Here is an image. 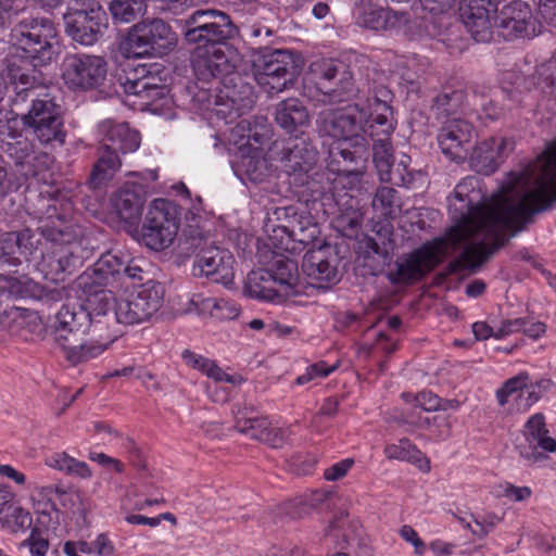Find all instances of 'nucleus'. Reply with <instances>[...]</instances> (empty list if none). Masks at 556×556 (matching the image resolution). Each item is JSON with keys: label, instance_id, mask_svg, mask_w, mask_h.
<instances>
[{"label": "nucleus", "instance_id": "nucleus-1", "mask_svg": "<svg viewBox=\"0 0 556 556\" xmlns=\"http://www.w3.org/2000/svg\"><path fill=\"white\" fill-rule=\"evenodd\" d=\"M528 181L523 167L510 172L489 205L475 203L465 182L456 186L448 205L455 225L447 230L446 239L453 247L467 244L447 264L450 275L478 271L507 243L506 231L514 236L533 224L536 214L553 208L556 193L542 200L546 187L541 184L536 190H529Z\"/></svg>", "mask_w": 556, "mask_h": 556}, {"label": "nucleus", "instance_id": "nucleus-2", "mask_svg": "<svg viewBox=\"0 0 556 556\" xmlns=\"http://www.w3.org/2000/svg\"><path fill=\"white\" fill-rule=\"evenodd\" d=\"M8 76L11 84L9 112L41 144L63 146L66 131L62 109L54 97L39 92L42 85L39 71L30 64L21 67L13 62Z\"/></svg>", "mask_w": 556, "mask_h": 556}, {"label": "nucleus", "instance_id": "nucleus-3", "mask_svg": "<svg viewBox=\"0 0 556 556\" xmlns=\"http://www.w3.org/2000/svg\"><path fill=\"white\" fill-rule=\"evenodd\" d=\"M180 27L184 42L195 47L191 63L201 79L235 70L225 48L240 37V28L229 13L215 8L195 9L180 20Z\"/></svg>", "mask_w": 556, "mask_h": 556}, {"label": "nucleus", "instance_id": "nucleus-4", "mask_svg": "<svg viewBox=\"0 0 556 556\" xmlns=\"http://www.w3.org/2000/svg\"><path fill=\"white\" fill-rule=\"evenodd\" d=\"M90 318L84 305H63L55 316L54 340L72 365L89 362L108 349V343L93 337Z\"/></svg>", "mask_w": 556, "mask_h": 556}, {"label": "nucleus", "instance_id": "nucleus-5", "mask_svg": "<svg viewBox=\"0 0 556 556\" xmlns=\"http://www.w3.org/2000/svg\"><path fill=\"white\" fill-rule=\"evenodd\" d=\"M10 40L16 55L37 66L51 63L59 54L58 30L46 17H28L20 21L11 30Z\"/></svg>", "mask_w": 556, "mask_h": 556}, {"label": "nucleus", "instance_id": "nucleus-6", "mask_svg": "<svg viewBox=\"0 0 556 556\" xmlns=\"http://www.w3.org/2000/svg\"><path fill=\"white\" fill-rule=\"evenodd\" d=\"M252 63L256 83L268 93L292 87L303 67V60L290 50L267 47L253 53Z\"/></svg>", "mask_w": 556, "mask_h": 556}, {"label": "nucleus", "instance_id": "nucleus-7", "mask_svg": "<svg viewBox=\"0 0 556 556\" xmlns=\"http://www.w3.org/2000/svg\"><path fill=\"white\" fill-rule=\"evenodd\" d=\"M319 91L330 103H342L359 99V93L368 92L363 84V66L357 73L341 60L328 59L312 65Z\"/></svg>", "mask_w": 556, "mask_h": 556}, {"label": "nucleus", "instance_id": "nucleus-8", "mask_svg": "<svg viewBox=\"0 0 556 556\" xmlns=\"http://www.w3.org/2000/svg\"><path fill=\"white\" fill-rule=\"evenodd\" d=\"M176 43L175 34L162 18H148L132 25L121 42L126 58L161 56Z\"/></svg>", "mask_w": 556, "mask_h": 556}, {"label": "nucleus", "instance_id": "nucleus-9", "mask_svg": "<svg viewBox=\"0 0 556 556\" xmlns=\"http://www.w3.org/2000/svg\"><path fill=\"white\" fill-rule=\"evenodd\" d=\"M66 34L76 42L92 46L108 29V16L96 0H72L63 15Z\"/></svg>", "mask_w": 556, "mask_h": 556}, {"label": "nucleus", "instance_id": "nucleus-10", "mask_svg": "<svg viewBox=\"0 0 556 556\" xmlns=\"http://www.w3.org/2000/svg\"><path fill=\"white\" fill-rule=\"evenodd\" d=\"M180 215V206L173 201L154 200L141 229L143 244L154 251H163L170 247L178 235Z\"/></svg>", "mask_w": 556, "mask_h": 556}, {"label": "nucleus", "instance_id": "nucleus-11", "mask_svg": "<svg viewBox=\"0 0 556 556\" xmlns=\"http://www.w3.org/2000/svg\"><path fill=\"white\" fill-rule=\"evenodd\" d=\"M164 287L155 280L141 283L128 298L117 301V321L135 325L149 320L163 305Z\"/></svg>", "mask_w": 556, "mask_h": 556}, {"label": "nucleus", "instance_id": "nucleus-12", "mask_svg": "<svg viewBox=\"0 0 556 556\" xmlns=\"http://www.w3.org/2000/svg\"><path fill=\"white\" fill-rule=\"evenodd\" d=\"M106 75L108 62L99 55L71 54L63 61L62 77L73 90H100Z\"/></svg>", "mask_w": 556, "mask_h": 556}, {"label": "nucleus", "instance_id": "nucleus-13", "mask_svg": "<svg viewBox=\"0 0 556 556\" xmlns=\"http://www.w3.org/2000/svg\"><path fill=\"white\" fill-rule=\"evenodd\" d=\"M0 152L13 162L16 172L26 179L38 175L35 162L40 156L48 157L47 153L37 152L35 143L22 131L12 128L8 121L2 119H0Z\"/></svg>", "mask_w": 556, "mask_h": 556}, {"label": "nucleus", "instance_id": "nucleus-14", "mask_svg": "<svg viewBox=\"0 0 556 556\" xmlns=\"http://www.w3.org/2000/svg\"><path fill=\"white\" fill-rule=\"evenodd\" d=\"M91 298L87 300L84 307L91 317L93 326V337H98L102 343H108V348L118 338L119 333L115 326L117 321V301L113 293L105 289L93 288L88 292Z\"/></svg>", "mask_w": 556, "mask_h": 556}, {"label": "nucleus", "instance_id": "nucleus-15", "mask_svg": "<svg viewBox=\"0 0 556 556\" xmlns=\"http://www.w3.org/2000/svg\"><path fill=\"white\" fill-rule=\"evenodd\" d=\"M496 36L506 41L532 38L536 35V20L531 7L521 0H514L496 12Z\"/></svg>", "mask_w": 556, "mask_h": 556}, {"label": "nucleus", "instance_id": "nucleus-16", "mask_svg": "<svg viewBox=\"0 0 556 556\" xmlns=\"http://www.w3.org/2000/svg\"><path fill=\"white\" fill-rule=\"evenodd\" d=\"M220 81L218 116L232 121L252 109L254 104L252 87L243 83L233 70L226 76H222Z\"/></svg>", "mask_w": 556, "mask_h": 556}, {"label": "nucleus", "instance_id": "nucleus-17", "mask_svg": "<svg viewBox=\"0 0 556 556\" xmlns=\"http://www.w3.org/2000/svg\"><path fill=\"white\" fill-rule=\"evenodd\" d=\"M437 252L429 245H422L395 263V268L387 273L392 285H409L421 280L439 265Z\"/></svg>", "mask_w": 556, "mask_h": 556}, {"label": "nucleus", "instance_id": "nucleus-18", "mask_svg": "<svg viewBox=\"0 0 556 556\" xmlns=\"http://www.w3.org/2000/svg\"><path fill=\"white\" fill-rule=\"evenodd\" d=\"M123 266L124 257L118 253H102L92 267L79 276V287L85 292H91L93 288H117L123 285Z\"/></svg>", "mask_w": 556, "mask_h": 556}, {"label": "nucleus", "instance_id": "nucleus-19", "mask_svg": "<svg viewBox=\"0 0 556 556\" xmlns=\"http://www.w3.org/2000/svg\"><path fill=\"white\" fill-rule=\"evenodd\" d=\"M235 258L229 250L215 245L213 242L202 250L199 258L193 262V275L204 276L216 283L228 286L233 282Z\"/></svg>", "mask_w": 556, "mask_h": 556}, {"label": "nucleus", "instance_id": "nucleus-20", "mask_svg": "<svg viewBox=\"0 0 556 556\" xmlns=\"http://www.w3.org/2000/svg\"><path fill=\"white\" fill-rule=\"evenodd\" d=\"M473 136L471 123L464 118H447L440 129L438 142L446 156L459 163L467 160Z\"/></svg>", "mask_w": 556, "mask_h": 556}, {"label": "nucleus", "instance_id": "nucleus-21", "mask_svg": "<svg viewBox=\"0 0 556 556\" xmlns=\"http://www.w3.org/2000/svg\"><path fill=\"white\" fill-rule=\"evenodd\" d=\"M283 172L293 180L314 170L318 162V151L307 136L290 139L279 157Z\"/></svg>", "mask_w": 556, "mask_h": 556}, {"label": "nucleus", "instance_id": "nucleus-22", "mask_svg": "<svg viewBox=\"0 0 556 556\" xmlns=\"http://www.w3.org/2000/svg\"><path fill=\"white\" fill-rule=\"evenodd\" d=\"M338 255L329 243H323L317 249H309L302 261V270L312 281L323 288L339 281Z\"/></svg>", "mask_w": 556, "mask_h": 556}, {"label": "nucleus", "instance_id": "nucleus-23", "mask_svg": "<svg viewBox=\"0 0 556 556\" xmlns=\"http://www.w3.org/2000/svg\"><path fill=\"white\" fill-rule=\"evenodd\" d=\"M523 435L526 444L517 446L523 459L530 463L546 459L547 456L540 452L539 448L548 453L556 452V440L548 435L543 414H534L528 419L525 425Z\"/></svg>", "mask_w": 556, "mask_h": 556}, {"label": "nucleus", "instance_id": "nucleus-24", "mask_svg": "<svg viewBox=\"0 0 556 556\" xmlns=\"http://www.w3.org/2000/svg\"><path fill=\"white\" fill-rule=\"evenodd\" d=\"M523 168L529 178V190H536L542 184L546 187L542 200L556 194V139L549 142L546 149ZM555 204L556 201L553 203V207Z\"/></svg>", "mask_w": 556, "mask_h": 556}, {"label": "nucleus", "instance_id": "nucleus-25", "mask_svg": "<svg viewBox=\"0 0 556 556\" xmlns=\"http://www.w3.org/2000/svg\"><path fill=\"white\" fill-rule=\"evenodd\" d=\"M514 149V142L507 138L491 137L477 144L469 155V166L478 174L491 175Z\"/></svg>", "mask_w": 556, "mask_h": 556}, {"label": "nucleus", "instance_id": "nucleus-26", "mask_svg": "<svg viewBox=\"0 0 556 556\" xmlns=\"http://www.w3.org/2000/svg\"><path fill=\"white\" fill-rule=\"evenodd\" d=\"M369 155V142L366 137L337 142L329 151L327 170L339 173L348 172L351 168H361Z\"/></svg>", "mask_w": 556, "mask_h": 556}, {"label": "nucleus", "instance_id": "nucleus-27", "mask_svg": "<svg viewBox=\"0 0 556 556\" xmlns=\"http://www.w3.org/2000/svg\"><path fill=\"white\" fill-rule=\"evenodd\" d=\"M319 131L340 141L364 137L361 134L362 118L346 110H326L319 115Z\"/></svg>", "mask_w": 556, "mask_h": 556}, {"label": "nucleus", "instance_id": "nucleus-28", "mask_svg": "<svg viewBox=\"0 0 556 556\" xmlns=\"http://www.w3.org/2000/svg\"><path fill=\"white\" fill-rule=\"evenodd\" d=\"M279 251L280 250L273 251L270 258L264 262L263 266L271 274L278 285L280 294H282L285 300H288L300 293L299 266L295 260L290 258Z\"/></svg>", "mask_w": 556, "mask_h": 556}, {"label": "nucleus", "instance_id": "nucleus-29", "mask_svg": "<svg viewBox=\"0 0 556 556\" xmlns=\"http://www.w3.org/2000/svg\"><path fill=\"white\" fill-rule=\"evenodd\" d=\"M353 108L361 115L363 136H368L371 141L391 139L396 127L393 109L365 108L359 103H355Z\"/></svg>", "mask_w": 556, "mask_h": 556}, {"label": "nucleus", "instance_id": "nucleus-30", "mask_svg": "<svg viewBox=\"0 0 556 556\" xmlns=\"http://www.w3.org/2000/svg\"><path fill=\"white\" fill-rule=\"evenodd\" d=\"M275 121L286 132L300 131L305 136L303 128L311 122V115L305 103L298 98H288L277 103L275 109Z\"/></svg>", "mask_w": 556, "mask_h": 556}, {"label": "nucleus", "instance_id": "nucleus-31", "mask_svg": "<svg viewBox=\"0 0 556 556\" xmlns=\"http://www.w3.org/2000/svg\"><path fill=\"white\" fill-rule=\"evenodd\" d=\"M0 279L5 281L9 293L15 299L35 301H58L61 299L62 291L56 289L48 290L45 286L25 275L15 277L0 274Z\"/></svg>", "mask_w": 556, "mask_h": 556}, {"label": "nucleus", "instance_id": "nucleus-32", "mask_svg": "<svg viewBox=\"0 0 556 556\" xmlns=\"http://www.w3.org/2000/svg\"><path fill=\"white\" fill-rule=\"evenodd\" d=\"M243 291L249 298L260 301L276 303L286 301L271 274L264 266L248 274Z\"/></svg>", "mask_w": 556, "mask_h": 556}, {"label": "nucleus", "instance_id": "nucleus-33", "mask_svg": "<svg viewBox=\"0 0 556 556\" xmlns=\"http://www.w3.org/2000/svg\"><path fill=\"white\" fill-rule=\"evenodd\" d=\"M141 136L138 130L129 127L127 123L112 124L101 141L106 149L121 154L132 153L138 150Z\"/></svg>", "mask_w": 556, "mask_h": 556}, {"label": "nucleus", "instance_id": "nucleus-34", "mask_svg": "<svg viewBox=\"0 0 556 556\" xmlns=\"http://www.w3.org/2000/svg\"><path fill=\"white\" fill-rule=\"evenodd\" d=\"M122 167V159L100 143L97 160L91 168L88 182L92 189H99L111 181Z\"/></svg>", "mask_w": 556, "mask_h": 556}, {"label": "nucleus", "instance_id": "nucleus-35", "mask_svg": "<svg viewBox=\"0 0 556 556\" xmlns=\"http://www.w3.org/2000/svg\"><path fill=\"white\" fill-rule=\"evenodd\" d=\"M363 84L368 87V92L359 93V99L366 101L365 108H383L393 109L391 103L393 101V92L384 85L379 83L381 74L371 64L363 66Z\"/></svg>", "mask_w": 556, "mask_h": 556}, {"label": "nucleus", "instance_id": "nucleus-36", "mask_svg": "<svg viewBox=\"0 0 556 556\" xmlns=\"http://www.w3.org/2000/svg\"><path fill=\"white\" fill-rule=\"evenodd\" d=\"M492 10H468L459 9V16L470 34L477 42H490L496 35L495 22L492 23L490 12Z\"/></svg>", "mask_w": 556, "mask_h": 556}, {"label": "nucleus", "instance_id": "nucleus-37", "mask_svg": "<svg viewBox=\"0 0 556 556\" xmlns=\"http://www.w3.org/2000/svg\"><path fill=\"white\" fill-rule=\"evenodd\" d=\"M194 75L198 81L193 86L188 87L191 102L199 110L214 111L217 114L219 106L218 91L222 86L220 77L223 75L207 77L206 79H201L195 73Z\"/></svg>", "mask_w": 556, "mask_h": 556}, {"label": "nucleus", "instance_id": "nucleus-38", "mask_svg": "<svg viewBox=\"0 0 556 556\" xmlns=\"http://www.w3.org/2000/svg\"><path fill=\"white\" fill-rule=\"evenodd\" d=\"M319 229L316 224H312L308 218H304L299 226H291V232L286 237H281L278 242H273L275 250L290 251L296 250L295 243L307 247L312 244V249H317L320 241L317 240Z\"/></svg>", "mask_w": 556, "mask_h": 556}, {"label": "nucleus", "instance_id": "nucleus-39", "mask_svg": "<svg viewBox=\"0 0 556 556\" xmlns=\"http://www.w3.org/2000/svg\"><path fill=\"white\" fill-rule=\"evenodd\" d=\"M86 258V251L79 244H73L51 258L50 270L55 275V280H63L65 275H72L83 267Z\"/></svg>", "mask_w": 556, "mask_h": 556}, {"label": "nucleus", "instance_id": "nucleus-40", "mask_svg": "<svg viewBox=\"0 0 556 556\" xmlns=\"http://www.w3.org/2000/svg\"><path fill=\"white\" fill-rule=\"evenodd\" d=\"M268 420L261 416L252 405L238 407L235 412V428L238 432L249 435L253 440H260L268 429Z\"/></svg>", "mask_w": 556, "mask_h": 556}, {"label": "nucleus", "instance_id": "nucleus-41", "mask_svg": "<svg viewBox=\"0 0 556 556\" xmlns=\"http://www.w3.org/2000/svg\"><path fill=\"white\" fill-rule=\"evenodd\" d=\"M408 22L406 12H397L389 8H375L363 14V25L374 30H393Z\"/></svg>", "mask_w": 556, "mask_h": 556}, {"label": "nucleus", "instance_id": "nucleus-42", "mask_svg": "<svg viewBox=\"0 0 556 556\" xmlns=\"http://www.w3.org/2000/svg\"><path fill=\"white\" fill-rule=\"evenodd\" d=\"M303 219L301 215L298 213V208L293 205L288 206H279L273 211L271 217L268 219V224L266 225L267 230L269 231V227L274 235H269V245L273 248V242H278L281 237L286 239V237L291 232V226H299V223Z\"/></svg>", "mask_w": 556, "mask_h": 556}, {"label": "nucleus", "instance_id": "nucleus-43", "mask_svg": "<svg viewBox=\"0 0 556 556\" xmlns=\"http://www.w3.org/2000/svg\"><path fill=\"white\" fill-rule=\"evenodd\" d=\"M291 184L301 188L299 191L302 197H306L305 201L316 202L330 190V178L323 170L306 173L303 176L291 180Z\"/></svg>", "mask_w": 556, "mask_h": 556}, {"label": "nucleus", "instance_id": "nucleus-44", "mask_svg": "<svg viewBox=\"0 0 556 556\" xmlns=\"http://www.w3.org/2000/svg\"><path fill=\"white\" fill-rule=\"evenodd\" d=\"M384 455L389 459L414 464L424 472L430 470V460L408 439H401L396 444L387 445Z\"/></svg>", "mask_w": 556, "mask_h": 556}, {"label": "nucleus", "instance_id": "nucleus-45", "mask_svg": "<svg viewBox=\"0 0 556 556\" xmlns=\"http://www.w3.org/2000/svg\"><path fill=\"white\" fill-rule=\"evenodd\" d=\"M144 200L134 190H121L114 199V207L119 218L130 225H136L142 214Z\"/></svg>", "mask_w": 556, "mask_h": 556}, {"label": "nucleus", "instance_id": "nucleus-46", "mask_svg": "<svg viewBox=\"0 0 556 556\" xmlns=\"http://www.w3.org/2000/svg\"><path fill=\"white\" fill-rule=\"evenodd\" d=\"M401 199L399 192L388 186H380L376 189L371 206L378 215L384 219H393L401 211Z\"/></svg>", "mask_w": 556, "mask_h": 556}, {"label": "nucleus", "instance_id": "nucleus-47", "mask_svg": "<svg viewBox=\"0 0 556 556\" xmlns=\"http://www.w3.org/2000/svg\"><path fill=\"white\" fill-rule=\"evenodd\" d=\"M238 174L245 176L254 184L263 182L270 175V167L262 152L242 155L237 168Z\"/></svg>", "mask_w": 556, "mask_h": 556}, {"label": "nucleus", "instance_id": "nucleus-48", "mask_svg": "<svg viewBox=\"0 0 556 556\" xmlns=\"http://www.w3.org/2000/svg\"><path fill=\"white\" fill-rule=\"evenodd\" d=\"M147 11L146 0H111L109 12L115 24L131 23Z\"/></svg>", "mask_w": 556, "mask_h": 556}, {"label": "nucleus", "instance_id": "nucleus-49", "mask_svg": "<svg viewBox=\"0 0 556 556\" xmlns=\"http://www.w3.org/2000/svg\"><path fill=\"white\" fill-rule=\"evenodd\" d=\"M331 495L329 491L315 490L309 494L296 497L283 506V510L291 518H302L312 509L317 508L324 504Z\"/></svg>", "mask_w": 556, "mask_h": 556}, {"label": "nucleus", "instance_id": "nucleus-50", "mask_svg": "<svg viewBox=\"0 0 556 556\" xmlns=\"http://www.w3.org/2000/svg\"><path fill=\"white\" fill-rule=\"evenodd\" d=\"M334 174L338 176L334 179L336 188L340 186L342 189H345V195H349L351 201L369 193L366 181L364 180L365 172L362 168H351L348 169V172Z\"/></svg>", "mask_w": 556, "mask_h": 556}, {"label": "nucleus", "instance_id": "nucleus-51", "mask_svg": "<svg viewBox=\"0 0 556 556\" xmlns=\"http://www.w3.org/2000/svg\"><path fill=\"white\" fill-rule=\"evenodd\" d=\"M239 130L242 131L241 137L247 138V144L252 149V152H262V146L269 139V129L267 121L264 117L251 123L247 119L238 124Z\"/></svg>", "mask_w": 556, "mask_h": 556}, {"label": "nucleus", "instance_id": "nucleus-52", "mask_svg": "<svg viewBox=\"0 0 556 556\" xmlns=\"http://www.w3.org/2000/svg\"><path fill=\"white\" fill-rule=\"evenodd\" d=\"M211 244L212 242L199 228L189 227L184 230L182 236L178 240L179 255L182 257L194 255V260H197L202 250L207 249Z\"/></svg>", "mask_w": 556, "mask_h": 556}, {"label": "nucleus", "instance_id": "nucleus-53", "mask_svg": "<svg viewBox=\"0 0 556 556\" xmlns=\"http://www.w3.org/2000/svg\"><path fill=\"white\" fill-rule=\"evenodd\" d=\"M366 247L381 260L380 267L372 269V274L377 275L392 261L393 239L391 230L384 228L383 233L380 231L377 233V238L367 237Z\"/></svg>", "mask_w": 556, "mask_h": 556}, {"label": "nucleus", "instance_id": "nucleus-54", "mask_svg": "<svg viewBox=\"0 0 556 556\" xmlns=\"http://www.w3.org/2000/svg\"><path fill=\"white\" fill-rule=\"evenodd\" d=\"M410 157L408 155H402V157L394 164L387 175L381 179L382 182H390L394 186L409 188L414 185L419 172L409 169Z\"/></svg>", "mask_w": 556, "mask_h": 556}, {"label": "nucleus", "instance_id": "nucleus-55", "mask_svg": "<svg viewBox=\"0 0 556 556\" xmlns=\"http://www.w3.org/2000/svg\"><path fill=\"white\" fill-rule=\"evenodd\" d=\"M372 162L381 180L389 169L394 166V150L391 139L372 141Z\"/></svg>", "mask_w": 556, "mask_h": 556}, {"label": "nucleus", "instance_id": "nucleus-56", "mask_svg": "<svg viewBox=\"0 0 556 556\" xmlns=\"http://www.w3.org/2000/svg\"><path fill=\"white\" fill-rule=\"evenodd\" d=\"M463 101L464 93L460 90L442 92L434 98L431 111L437 118H447L460 109Z\"/></svg>", "mask_w": 556, "mask_h": 556}, {"label": "nucleus", "instance_id": "nucleus-57", "mask_svg": "<svg viewBox=\"0 0 556 556\" xmlns=\"http://www.w3.org/2000/svg\"><path fill=\"white\" fill-rule=\"evenodd\" d=\"M22 261L16 249V239L14 231H7L0 235V267L8 268L9 273H16Z\"/></svg>", "mask_w": 556, "mask_h": 556}, {"label": "nucleus", "instance_id": "nucleus-58", "mask_svg": "<svg viewBox=\"0 0 556 556\" xmlns=\"http://www.w3.org/2000/svg\"><path fill=\"white\" fill-rule=\"evenodd\" d=\"M14 232L16 239V249L20 256L27 258L38 250L40 239L30 228H25Z\"/></svg>", "mask_w": 556, "mask_h": 556}, {"label": "nucleus", "instance_id": "nucleus-59", "mask_svg": "<svg viewBox=\"0 0 556 556\" xmlns=\"http://www.w3.org/2000/svg\"><path fill=\"white\" fill-rule=\"evenodd\" d=\"M528 380L529 375L527 372H520L519 375L506 380L502 388L496 391L498 404L504 406L508 402V397L510 395L527 387Z\"/></svg>", "mask_w": 556, "mask_h": 556}, {"label": "nucleus", "instance_id": "nucleus-60", "mask_svg": "<svg viewBox=\"0 0 556 556\" xmlns=\"http://www.w3.org/2000/svg\"><path fill=\"white\" fill-rule=\"evenodd\" d=\"M118 83L125 93L135 96L139 98V100L149 87V85H147L149 83L142 79V77H130V75H126L124 77L119 76Z\"/></svg>", "mask_w": 556, "mask_h": 556}, {"label": "nucleus", "instance_id": "nucleus-61", "mask_svg": "<svg viewBox=\"0 0 556 556\" xmlns=\"http://www.w3.org/2000/svg\"><path fill=\"white\" fill-rule=\"evenodd\" d=\"M475 525L480 527V530H472V534L480 539L485 538L492 531L502 518L494 513H488L483 516H471Z\"/></svg>", "mask_w": 556, "mask_h": 556}, {"label": "nucleus", "instance_id": "nucleus-62", "mask_svg": "<svg viewBox=\"0 0 556 556\" xmlns=\"http://www.w3.org/2000/svg\"><path fill=\"white\" fill-rule=\"evenodd\" d=\"M22 546H28L31 556H45L49 548V541L40 536L39 530L34 528L28 539H26Z\"/></svg>", "mask_w": 556, "mask_h": 556}, {"label": "nucleus", "instance_id": "nucleus-63", "mask_svg": "<svg viewBox=\"0 0 556 556\" xmlns=\"http://www.w3.org/2000/svg\"><path fill=\"white\" fill-rule=\"evenodd\" d=\"M240 313V308L232 301L216 299L215 312L213 317L219 320L235 319Z\"/></svg>", "mask_w": 556, "mask_h": 556}, {"label": "nucleus", "instance_id": "nucleus-64", "mask_svg": "<svg viewBox=\"0 0 556 556\" xmlns=\"http://www.w3.org/2000/svg\"><path fill=\"white\" fill-rule=\"evenodd\" d=\"M289 434V429L271 428L269 424L268 429L258 441L266 443L271 447L279 448L287 443Z\"/></svg>", "mask_w": 556, "mask_h": 556}]
</instances>
